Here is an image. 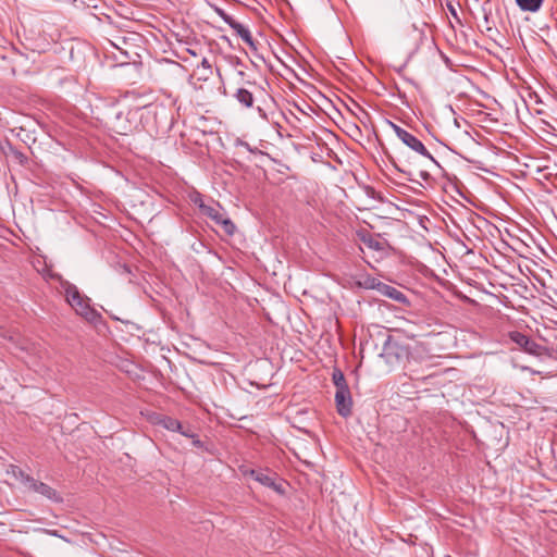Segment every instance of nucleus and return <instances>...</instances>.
Segmentation results:
<instances>
[{
	"mask_svg": "<svg viewBox=\"0 0 557 557\" xmlns=\"http://www.w3.org/2000/svg\"><path fill=\"white\" fill-rule=\"evenodd\" d=\"M360 239L368 248L372 250L381 251L384 249L383 243L371 234H362Z\"/></svg>",
	"mask_w": 557,
	"mask_h": 557,
	"instance_id": "nucleus-13",
	"label": "nucleus"
},
{
	"mask_svg": "<svg viewBox=\"0 0 557 557\" xmlns=\"http://www.w3.org/2000/svg\"><path fill=\"white\" fill-rule=\"evenodd\" d=\"M509 338L511 342L517 344L527 354H530V355L536 356V357H539L543 354L544 347L521 332H518V331L510 332Z\"/></svg>",
	"mask_w": 557,
	"mask_h": 557,
	"instance_id": "nucleus-4",
	"label": "nucleus"
},
{
	"mask_svg": "<svg viewBox=\"0 0 557 557\" xmlns=\"http://www.w3.org/2000/svg\"><path fill=\"white\" fill-rule=\"evenodd\" d=\"M407 355H408V350L406 347L399 345L396 342L388 339L384 344L383 350L380 356L382 359L385 360V362L389 367H394L396 363L399 362L400 359H403Z\"/></svg>",
	"mask_w": 557,
	"mask_h": 557,
	"instance_id": "nucleus-5",
	"label": "nucleus"
},
{
	"mask_svg": "<svg viewBox=\"0 0 557 557\" xmlns=\"http://www.w3.org/2000/svg\"><path fill=\"white\" fill-rule=\"evenodd\" d=\"M0 336L3 338H8V339L13 338L12 335L10 334V332L1 324H0Z\"/></svg>",
	"mask_w": 557,
	"mask_h": 557,
	"instance_id": "nucleus-20",
	"label": "nucleus"
},
{
	"mask_svg": "<svg viewBox=\"0 0 557 557\" xmlns=\"http://www.w3.org/2000/svg\"><path fill=\"white\" fill-rule=\"evenodd\" d=\"M333 382H334L336 389L349 388L346 383V379H345L343 372L339 370H335L333 372Z\"/></svg>",
	"mask_w": 557,
	"mask_h": 557,
	"instance_id": "nucleus-16",
	"label": "nucleus"
},
{
	"mask_svg": "<svg viewBox=\"0 0 557 557\" xmlns=\"http://www.w3.org/2000/svg\"><path fill=\"white\" fill-rule=\"evenodd\" d=\"M201 66L205 67V69H208V70L211 69V64H210V62H209V60L207 58L202 59Z\"/></svg>",
	"mask_w": 557,
	"mask_h": 557,
	"instance_id": "nucleus-21",
	"label": "nucleus"
},
{
	"mask_svg": "<svg viewBox=\"0 0 557 557\" xmlns=\"http://www.w3.org/2000/svg\"><path fill=\"white\" fill-rule=\"evenodd\" d=\"M153 423L161 425L164 429L172 432H177L181 431L182 429V423L178 420L171 418L169 416L159 414L154 418Z\"/></svg>",
	"mask_w": 557,
	"mask_h": 557,
	"instance_id": "nucleus-10",
	"label": "nucleus"
},
{
	"mask_svg": "<svg viewBox=\"0 0 557 557\" xmlns=\"http://www.w3.org/2000/svg\"><path fill=\"white\" fill-rule=\"evenodd\" d=\"M250 475L260 484L270 487L280 494L284 493L283 484L276 483L274 474L251 470Z\"/></svg>",
	"mask_w": 557,
	"mask_h": 557,
	"instance_id": "nucleus-8",
	"label": "nucleus"
},
{
	"mask_svg": "<svg viewBox=\"0 0 557 557\" xmlns=\"http://www.w3.org/2000/svg\"><path fill=\"white\" fill-rule=\"evenodd\" d=\"M335 403L338 413L348 417L351 413L352 400L349 388L336 389Z\"/></svg>",
	"mask_w": 557,
	"mask_h": 557,
	"instance_id": "nucleus-7",
	"label": "nucleus"
},
{
	"mask_svg": "<svg viewBox=\"0 0 557 557\" xmlns=\"http://www.w3.org/2000/svg\"><path fill=\"white\" fill-rule=\"evenodd\" d=\"M8 474L18 480L25 486L27 485L28 482H30L32 479L30 475H28L21 468L14 465L10 466V468L8 469Z\"/></svg>",
	"mask_w": 557,
	"mask_h": 557,
	"instance_id": "nucleus-14",
	"label": "nucleus"
},
{
	"mask_svg": "<svg viewBox=\"0 0 557 557\" xmlns=\"http://www.w3.org/2000/svg\"><path fill=\"white\" fill-rule=\"evenodd\" d=\"M391 127L395 132L396 136L411 150L414 152L430 159L432 162L437 164L435 158L430 153V151L425 148L420 139H418L413 134L398 126L397 124L389 122Z\"/></svg>",
	"mask_w": 557,
	"mask_h": 557,
	"instance_id": "nucleus-2",
	"label": "nucleus"
},
{
	"mask_svg": "<svg viewBox=\"0 0 557 557\" xmlns=\"http://www.w3.org/2000/svg\"><path fill=\"white\" fill-rule=\"evenodd\" d=\"M12 153H13V157L14 159L20 163V164H25L27 162V157L18 151V150H12Z\"/></svg>",
	"mask_w": 557,
	"mask_h": 557,
	"instance_id": "nucleus-18",
	"label": "nucleus"
},
{
	"mask_svg": "<svg viewBox=\"0 0 557 557\" xmlns=\"http://www.w3.org/2000/svg\"><path fill=\"white\" fill-rule=\"evenodd\" d=\"M25 487L27 488V491L40 494L41 496H44L45 498H47L51 502H54V503L62 502L61 495L54 488H52L51 486H49L48 484H46L44 482L35 480L33 476L30 479V482H28Z\"/></svg>",
	"mask_w": 557,
	"mask_h": 557,
	"instance_id": "nucleus-6",
	"label": "nucleus"
},
{
	"mask_svg": "<svg viewBox=\"0 0 557 557\" xmlns=\"http://www.w3.org/2000/svg\"><path fill=\"white\" fill-rule=\"evenodd\" d=\"M227 235H233L235 233L236 226L228 218H222L220 223Z\"/></svg>",
	"mask_w": 557,
	"mask_h": 557,
	"instance_id": "nucleus-17",
	"label": "nucleus"
},
{
	"mask_svg": "<svg viewBox=\"0 0 557 557\" xmlns=\"http://www.w3.org/2000/svg\"><path fill=\"white\" fill-rule=\"evenodd\" d=\"M199 208L205 215L213 220L216 224L220 223V221H222L223 214L220 212L218 208L207 206L203 203H200Z\"/></svg>",
	"mask_w": 557,
	"mask_h": 557,
	"instance_id": "nucleus-15",
	"label": "nucleus"
},
{
	"mask_svg": "<svg viewBox=\"0 0 557 557\" xmlns=\"http://www.w3.org/2000/svg\"><path fill=\"white\" fill-rule=\"evenodd\" d=\"M234 98L245 108H251L253 106V95L246 88H238L234 94Z\"/></svg>",
	"mask_w": 557,
	"mask_h": 557,
	"instance_id": "nucleus-12",
	"label": "nucleus"
},
{
	"mask_svg": "<svg viewBox=\"0 0 557 557\" xmlns=\"http://www.w3.org/2000/svg\"><path fill=\"white\" fill-rule=\"evenodd\" d=\"M214 12L239 36L252 50H257V44L251 36L250 30L243 24L235 21L223 9L214 7Z\"/></svg>",
	"mask_w": 557,
	"mask_h": 557,
	"instance_id": "nucleus-3",
	"label": "nucleus"
},
{
	"mask_svg": "<svg viewBox=\"0 0 557 557\" xmlns=\"http://www.w3.org/2000/svg\"><path fill=\"white\" fill-rule=\"evenodd\" d=\"M49 534L53 535V536H59V537H62L61 535L58 534V531L53 530V531H47Z\"/></svg>",
	"mask_w": 557,
	"mask_h": 557,
	"instance_id": "nucleus-22",
	"label": "nucleus"
},
{
	"mask_svg": "<svg viewBox=\"0 0 557 557\" xmlns=\"http://www.w3.org/2000/svg\"><path fill=\"white\" fill-rule=\"evenodd\" d=\"M517 7L523 12L536 13L544 3V0H515Z\"/></svg>",
	"mask_w": 557,
	"mask_h": 557,
	"instance_id": "nucleus-11",
	"label": "nucleus"
},
{
	"mask_svg": "<svg viewBox=\"0 0 557 557\" xmlns=\"http://www.w3.org/2000/svg\"><path fill=\"white\" fill-rule=\"evenodd\" d=\"M371 288L377 289L382 295L387 296L394 300L397 301H405L406 297L405 295L398 290L397 288L389 286L387 284L377 282L375 283V280H372L371 284L369 285Z\"/></svg>",
	"mask_w": 557,
	"mask_h": 557,
	"instance_id": "nucleus-9",
	"label": "nucleus"
},
{
	"mask_svg": "<svg viewBox=\"0 0 557 557\" xmlns=\"http://www.w3.org/2000/svg\"><path fill=\"white\" fill-rule=\"evenodd\" d=\"M64 289L67 304L76 311L77 314L91 319L95 311L89 305V299L81 294L78 288L70 282H63L61 284Z\"/></svg>",
	"mask_w": 557,
	"mask_h": 557,
	"instance_id": "nucleus-1",
	"label": "nucleus"
},
{
	"mask_svg": "<svg viewBox=\"0 0 557 557\" xmlns=\"http://www.w3.org/2000/svg\"><path fill=\"white\" fill-rule=\"evenodd\" d=\"M177 432H178V433H181L182 435L186 436V437H191V438H193V437H195V434H194V432L191 431V429H190V428H186V429H185V428L182 425L181 431H177Z\"/></svg>",
	"mask_w": 557,
	"mask_h": 557,
	"instance_id": "nucleus-19",
	"label": "nucleus"
}]
</instances>
